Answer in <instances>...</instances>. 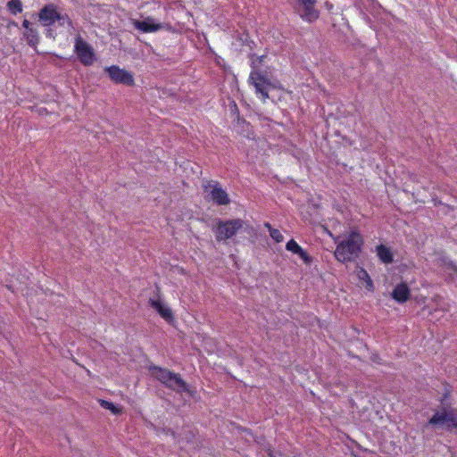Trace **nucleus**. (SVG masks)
Returning a JSON list of instances; mask_svg holds the SVG:
<instances>
[{"label": "nucleus", "mask_w": 457, "mask_h": 457, "mask_svg": "<svg viewBox=\"0 0 457 457\" xmlns=\"http://www.w3.org/2000/svg\"><path fill=\"white\" fill-rule=\"evenodd\" d=\"M363 239L357 231H351L348 237L337 244L334 255L340 262H351L359 258Z\"/></svg>", "instance_id": "nucleus-1"}, {"label": "nucleus", "mask_w": 457, "mask_h": 457, "mask_svg": "<svg viewBox=\"0 0 457 457\" xmlns=\"http://www.w3.org/2000/svg\"><path fill=\"white\" fill-rule=\"evenodd\" d=\"M151 374L166 387L178 391L188 392V386L179 373L169 370L156 365L149 368Z\"/></svg>", "instance_id": "nucleus-2"}, {"label": "nucleus", "mask_w": 457, "mask_h": 457, "mask_svg": "<svg viewBox=\"0 0 457 457\" xmlns=\"http://www.w3.org/2000/svg\"><path fill=\"white\" fill-rule=\"evenodd\" d=\"M244 223L241 219L217 220L212 227L216 241L226 242L232 239L243 228Z\"/></svg>", "instance_id": "nucleus-3"}, {"label": "nucleus", "mask_w": 457, "mask_h": 457, "mask_svg": "<svg viewBox=\"0 0 457 457\" xmlns=\"http://www.w3.org/2000/svg\"><path fill=\"white\" fill-rule=\"evenodd\" d=\"M428 427L445 428L447 431L457 428V409L443 408L436 411L425 424V428Z\"/></svg>", "instance_id": "nucleus-4"}, {"label": "nucleus", "mask_w": 457, "mask_h": 457, "mask_svg": "<svg viewBox=\"0 0 457 457\" xmlns=\"http://www.w3.org/2000/svg\"><path fill=\"white\" fill-rule=\"evenodd\" d=\"M38 21L44 27H50L55 21H59L61 25L64 24V21L67 22L69 26H72V21L67 14H61L57 6L54 4H47L37 13Z\"/></svg>", "instance_id": "nucleus-5"}, {"label": "nucleus", "mask_w": 457, "mask_h": 457, "mask_svg": "<svg viewBox=\"0 0 457 457\" xmlns=\"http://www.w3.org/2000/svg\"><path fill=\"white\" fill-rule=\"evenodd\" d=\"M74 53L84 66L92 65L96 59L93 47L79 34L74 40Z\"/></svg>", "instance_id": "nucleus-6"}, {"label": "nucleus", "mask_w": 457, "mask_h": 457, "mask_svg": "<svg viewBox=\"0 0 457 457\" xmlns=\"http://www.w3.org/2000/svg\"><path fill=\"white\" fill-rule=\"evenodd\" d=\"M248 80L253 86L256 96L265 103L269 98V91L272 87L270 81L258 71H252Z\"/></svg>", "instance_id": "nucleus-7"}, {"label": "nucleus", "mask_w": 457, "mask_h": 457, "mask_svg": "<svg viewBox=\"0 0 457 457\" xmlns=\"http://www.w3.org/2000/svg\"><path fill=\"white\" fill-rule=\"evenodd\" d=\"M204 192L208 193L210 199L217 205H228L230 198L218 181L207 180L203 185Z\"/></svg>", "instance_id": "nucleus-8"}, {"label": "nucleus", "mask_w": 457, "mask_h": 457, "mask_svg": "<svg viewBox=\"0 0 457 457\" xmlns=\"http://www.w3.org/2000/svg\"><path fill=\"white\" fill-rule=\"evenodd\" d=\"M108 73L111 80L115 84H122L126 86H134V76L131 72L120 68L118 65H111L104 69Z\"/></svg>", "instance_id": "nucleus-9"}, {"label": "nucleus", "mask_w": 457, "mask_h": 457, "mask_svg": "<svg viewBox=\"0 0 457 457\" xmlns=\"http://www.w3.org/2000/svg\"><path fill=\"white\" fill-rule=\"evenodd\" d=\"M297 4L302 7L297 10L300 17L307 22H313L320 17V12L315 8L316 0H295Z\"/></svg>", "instance_id": "nucleus-10"}, {"label": "nucleus", "mask_w": 457, "mask_h": 457, "mask_svg": "<svg viewBox=\"0 0 457 457\" xmlns=\"http://www.w3.org/2000/svg\"><path fill=\"white\" fill-rule=\"evenodd\" d=\"M22 28L25 29L23 32V38L26 40L29 46L36 49L40 42V37L37 29L34 27L32 23L27 19L23 20Z\"/></svg>", "instance_id": "nucleus-11"}, {"label": "nucleus", "mask_w": 457, "mask_h": 457, "mask_svg": "<svg viewBox=\"0 0 457 457\" xmlns=\"http://www.w3.org/2000/svg\"><path fill=\"white\" fill-rule=\"evenodd\" d=\"M286 249L298 255L306 265H310L313 261L312 257L295 239H290L287 243Z\"/></svg>", "instance_id": "nucleus-12"}, {"label": "nucleus", "mask_w": 457, "mask_h": 457, "mask_svg": "<svg viewBox=\"0 0 457 457\" xmlns=\"http://www.w3.org/2000/svg\"><path fill=\"white\" fill-rule=\"evenodd\" d=\"M133 25L137 29L144 33L155 32L162 28V23L154 22L152 17H146L143 21L135 20Z\"/></svg>", "instance_id": "nucleus-13"}, {"label": "nucleus", "mask_w": 457, "mask_h": 457, "mask_svg": "<svg viewBox=\"0 0 457 457\" xmlns=\"http://www.w3.org/2000/svg\"><path fill=\"white\" fill-rule=\"evenodd\" d=\"M149 304L152 308H154L158 313L159 315L164 319L165 320L167 321H171L173 320V313H172V311L170 310V307H168L167 305H165L160 298H157V299H154V298H150L149 299Z\"/></svg>", "instance_id": "nucleus-14"}, {"label": "nucleus", "mask_w": 457, "mask_h": 457, "mask_svg": "<svg viewBox=\"0 0 457 457\" xmlns=\"http://www.w3.org/2000/svg\"><path fill=\"white\" fill-rule=\"evenodd\" d=\"M411 291L406 283L397 284L392 291V297L399 303L407 302L410 298Z\"/></svg>", "instance_id": "nucleus-15"}, {"label": "nucleus", "mask_w": 457, "mask_h": 457, "mask_svg": "<svg viewBox=\"0 0 457 457\" xmlns=\"http://www.w3.org/2000/svg\"><path fill=\"white\" fill-rule=\"evenodd\" d=\"M356 276L362 286L370 292L374 291V284L367 270L360 267L356 270Z\"/></svg>", "instance_id": "nucleus-16"}, {"label": "nucleus", "mask_w": 457, "mask_h": 457, "mask_svg": "<svg viewBox=\"0 0 457 457\" xmlns=\"http://www.w3.org/2000/svg\"><path fill=\"white\" fill-rule=\"evenodd\" d=\"M376 253L380 262L385 264H389L394 261V255L390 248L384 245H378Z\"/></svg>", "instance_id": "nucleus-17"}, {"label": "nucleus", "mask_w": 457, "mask_h": 457, "mask_svg": "<svg viewBox=\"0 0 457 457\" xmlns=\"http://www.w3.org/2000/svg\"><path fill=\"white\" fill-rule=\"evenodd\" d=\"M264 227L268 228L270 237L275 242L280 243L284 240L282 233L278 229L272 228L269 222H265Z\"/></svg>", "instance_id": "nucleus-18"}, {"label": "nucleus", "mask_w": 457, "mask_h": 457, "mask_svg": "<svg viewBox=\"0 0 457 457\" xmlns=\"http://www.w3.org/2000/svg\"><path fill=\"white\" fill-rule=\"evenodd\" d=\"M7 8L11 13L16 15L22 12V4L21 0H10L7 3Z\"/></svg>", "instance_id": "nucleus-19"}, {"label": "nucleus", "mask_w": 457, "mask_h": 457, "mask_svg": "<svg viewBox=\"0 0 457 457\" xmlns=\"http://www.w3.org/2000/svg\"><path fill=\"white\" fill-rule=\"evenodd\" d=\"M99 402L102 407L110 410L113 414H120L122 412L121 409L115 406L112 402L106 400H100Z\"/></svg>", "instance_id": "nucleus-20"}, {"label": "nucleus", "mask_w": 457, "mask_h": 457, "mask_svg": "<svg viewBox=\"0 0 457 457\" xmlns=\"http://www.w3.org/2000/svg\"><path fill=\"white\" fill-rule=\"evenodd\" d=\"M231 112H234L235 114H237V118L239 120V112H238V108L235 102H233V104L231 106Z\"/></svg>", "instance_id": "nucleus-21"}, {"label": "nucleus", "mask_w": 457, "mask_h": 457, "mask_svg": "<svg viewBox=\"0 0 457 457\" xmlns=\"http://www.w3.org/2000/svg\"><path fill=\"white\" fill-rule=\"evenodd\" d=\"M46 37L51 38H55V33L53 29H48L46 30Z\"/></svg>", "instance_id": "nucleus-22"}, {"label": "nucleus", "mask_w": 457, "mask_h": 457, "mask_svg": "<svg viewBox=\"0 0 457 457\" xmlns=\"http://www.w3.org/2000/svg\"><path fill=\"white\" fill-rule=\"evenodd\" d=\"M263 58H264V55H262V56H261V57L259 58L260 62H262Z\"/></svg>", "instance_id": "nucleus-23"}, {"label": "nucleus", "mask_w": 457, "mask_h": 457, "mask_svg": "<svg viewBox=\"0 0 457 457\" xmlns=\"http://www.w3.org/2000/svg\"><path fill=\"white\" fill-rule=\"evenodd\" d=\"M456 273H457V269L455 270Z\"/></svg>", "instance_id": "nucleus-24"}]
</instances>
